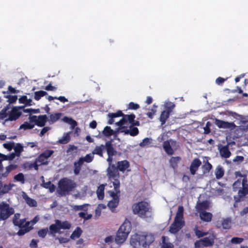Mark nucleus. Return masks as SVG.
I'll return each mask as SVG.
<instances>
[{
	"mask_svg": "<svg viewBox=\"0 0 248 248\" xmlns=\"http://www.w3.org/2000/svg\"><path fill=\"white\" fill-rule=\"evenodd\" d=\"M83 164L82 159H79L77 162H75L74 163V173L75 175H78L79 174L80 171L81 169V167Z\"/></svg>",
	"mask_w": 248,
	"mask_h": 248,
	"instance_id": "393cba45",
	"label": "nucleus"
},
{
	"mask_svg": "<svg viewBox=\"0 0 248 248\" xmlns=\"http://www.w3.org/2000/svg\"><path fill=\"white\" fill-rule=\"evenodd\" d=\"M202 245L205 247H210L213 245L214 241L210 239L208 237H204L201 239Z\"/></svg>",
	"mask_w": 248,
	"mask_h": 248,
	"instance_id": "f704fd0d",
	"label": "nucleus"
},
{
	"mask_svg": "<svg viewBox=\"0 0 248 248\" xmlns=\"http://www.w3.org/2000/svg\"><path fill=\"white\" fill-rule=\"evenodd\" d=\"M243 238L239 237H233L231 240V242L232 244H240L243 241Z\"/></svg>",
	"mask_w": 248,
	"mask_h": 248,
	"instance_id": "052dcab7",
	"label": "nucleus"
},
{
	"mask_svg": "<svg viewBox=\"0 0 248 248\" xmlns=\"http://www.w3.org/2000/svg\"><path fill=\"white\" fill-rule=\"evenodd\" d=\"M49 231H48V229L47 228L41 229L38 232V235L39 237L44 238L47 233H49Z\"/></svg>",
	"mask_w": 248,
	"mask_h": 248,
	"instance_id": "09e8293b",
	"label": "nucleus"
},
{
	"mask_svg": "<svg viewBox=\"0 0 248 248\" xmlns=\"http://www.w3.org/2000/svg\"><path fill=\"white\" fill-rule=\"evenodd\" d=\"M156 108L157 106H156L155 104L153 105V108H152V109H150V111L146 113V115L148 116V118L150 119H152L153 118L154 115L155 114L156 112Z\"/></svg>",
	"mask_w": 248,
	"mask_h": 248,
	"instance_id": "8fccbe9b",
	"label": "nucleus"
},
{
	"mask_svg": "<svg viewBox=\"0 0 248 248\" xmlns=\"http://www.w3.org/2000/svg\"><path fill=\"white\" fill-rule=\"evenodd\" d=\"M54 153V151L51 150H46L41 153L36 158V161L40 163V165H47L48 162L47 159L50 157Z\"/></svg>",
	"mask_w": 248,
	"mask_h": 248,
	"instance_id": "9b49d317",
	"label": "nucleus"
},
{
	"mask_svg": "<svg viewBox=\"0 0 248 248\" xmlns=\"http://www.w3.org/2000/svg\"><path fill=\"white\" fill-rule=\"evenodd\" d=\"M9 109L8 106L4 107L3 109L0 111V119H3L7 117L9 114L7 112Z\"/></svg>",
	"mask_w": 248,
	"mask_h": 248,
	"instance_id": "3c124183",
	"label": "nucleus"
},
{
	"mask_svg": "<svg viewBox=\"0 0 248 248\" xmlns=\"http://www.w3.org/2000/svg\"><path fill=\"white\" fill-rule=\"evenodd\" d=\"M123 115V113L121 110H118L115 113H109L108 114V116L109 118V120L108 121V124H113L114 121V118L118 117H122Z\"/></svg>",
	"mask_w": 248,
	"mask_h": 248,
	"instance_id": "5701e85b",
	"label": "nucleus"
},
{
	"mask_svg": "<svg viewBox=\"0 0 248 248\" xmlns=\"http://www.w3.org/2000/svg\"><path fill=\"white\" fill-rule=\"evenodd\" d=\"M113 157H111V161L108 162V167L107 169V175L110 179L115 181L116 180H119L120 174L119 170L117 167L114 164H112Z\"/></svg>",
	"mask_w": 248,
	"mask_h": 248,
	"instance_id": "6e6552de",
	"label": "nucleus"
},
{
	"mask_svg": "<svg viewBox=\"0 0 248 248\" xmlns=\"http://www.w3.org/2000/svg\"><path fill=\"white\" fill-rule=\"evenodd\" d=\"M25 106H19L13 107L8 114V118L5 119V121H13L18 119L22 115V112L19 111V109L23 108Z\"/></svg>",
	"mask_w": 248,
	"mask_h": 248,
	"instance_id": "9d476101",
	"label": "nucleus"
},
{
	"mask_svg": "<svg viewBox=\"0 0 248 248\" xmlns=\"http://www.w3.org/2000/svg\"><path fill=\"white\" fill-rule=\"evenodd\" d=\"M55 224L50 225L49 227V234L55 236L56 233L59 232L61 229L69 230L71 227V224L68 221H62L59 219L55 220Z\"/></svg>",
	"mask_w": 248,
	"mask_h": 248,
	"instance_id": "39448f33",
	"label": "nucleus"
},
{
	"mask_svg": "<svg viewBox=\"0 0 248 248\" xmlns=\"http://www.w3.org/2000/svg\"><path fill=\"white\" fill-rule=\"evenodd\" d=\"M208 207V205L207 202H202L199 203V210L206 209Z\"/></svg>",
	"mask_w": 248,
	"mask_h": 248,
	"instance_id": "e2e57ef3",
	"label": "nucleus"
},
{
	"mask_svg": "<svg viewBox=\"0 0 248 248\" xmlns=\"http://www.w3.org/2000/svg\"><path fill=\"white\" fill-rule=\"evenodd\" d=\"M15 143L14 142L5 143L3 144V147L6 149L8 151H11L15 146Z\"/></svg>",
	"mask_w": 248,
	"mask_h": 248,
	"instance_id": "4d7b16f0",
	"label": "nucleus"
},
{
	"mask_svg": "<svg viewBox=\"0 0 248 248\" xmlns=\"http://www.w3.org/2000/svg\"><path fill=\"white\" fill-rule=\"evenodd\" d=\"M47 120L46 115H41L38 117L36 125L40 127H43L45 125Z\"/></svg>",
	"mask_w": 248,
	"mask_h": 248,
	"instance_id": "c85d7f7f",
	"label": "nucleus"
},
{
	"mask_svg": "<svg viewBox=\"0 0 248 248\" xmlns=\"http://www.w3.org/2000/svg\"><path fill=\"white\" fill-rule=\"evenodd\" d=\"M93 155H91V154H87L84 157H80L79 159H82L83 163H84V161L87 163H90L93 161Z\"/></svg>",
	"mask_w": 248,
	"mask_h": 248,
	"instance_id": "603ef678",
	"label": "nucleus"
},
{
	"mask_svg": "<svg viewBox=\"0 0 248 248\" xmlns=\"http://www.w3.org/2000/svg\"><path fill=\"white\" fill-rule=\"evenodd\" d=\"M134 214L137 215L142 218L151 217L152 215V208L150 204L145 201L134 203L132 206Z\"/></svg>",
	"mask_w": 248,
	"mask_h": 248,
	"instance_id": "7ed1b4c3",
	"label": "nucleus"
},
{
	"mask_svg": "<svg viewBox=\"0 0 248 248\" xmlns=\"http://www.w3.org/2000/svg\"><path fill=\"white\" fill-rule=\"evenodd\" d=\"M63 119L65 122L69 123L71 124H73V126H75L77 124L76 121L71 118H68L66 116H65Z\"/></svg>",
	"mask_w": 248,
	"mask_h": 248,
	"instance_id": "680f3d73",
	"label": "nucleus"
},
{
	"mask_svg": "<svg viewBox=\"0 0 248 248\" xmlns=\"http://www.w3.org/2000/svg\"><path fill=\"white\" fill-rule=\"evenodd\" d=\"M130 231V223L129 222H124L123 223L117 232L115 237V242L116 243L122 244L124 243L126 240Z\"/></svg>",
	"mask_w": 248,
	"mask_h": 248,
	"instance_id": "20e7f679",
	"label": "nucleus"
},
{
	"mask_svg": "<svg viewBox=\"0 0 248 248\" xmlns=\"http://www.w3.org/2000/svg\"><path fill=\"white\" fill-rule=\"evenodd\" d=\"M140 108V105L138 104L131 102L129 103L128 106V109L136 110Z\"/></svg>",
	"mask_w": 248,
	"mask_h": 248,
	"instance_id": "13d9d810",
	"label": "nucleus"
},
{
	"mask_svg": "<svg viewBox=\"0 0 248 248\" xmlns=\"http://www.w3.org/2000/svg\"><path fill=\"white\" fill-rule=\"evenodd\" d=\"M102 133L106 137H109L114 134V131L110 126H106L103 130Z\"/></svg>",
	"mask_w": 248,
	"mask_h": 248,
	"instance_id": "c9c22d12",
	"label": "nucleus"
},
{
	"mask_svg": "<svg viewBox=\"0 0 248 248\" xmlns=\"http://www.w3.org/2000/svg\"><path fill=\"white\" fill-rule=\"evenodd\" d=\"M118 130L121 133H124L125 135H129L132 137H135L139 133V129L131 125H130L129 128L125 126L119 127Z\"/></svg>",
	"mask_w": 248,
	"mask_h": 248,
	"instance_id": "ddd939ff",
	"label": "nucleus"
},
{
	"mask_svg": "<svg viewBox=\"0 0 248 248\" xmlns=\"http://www.w3.org/2000/svg\"><path fill=\"white\" fill-rule=\"evenodd\" d=\"M14 208L10 207L8 203L4 202L0 203V218L2 220L8 218L14 214Z\"/></svg>",
	"mask_w": 248,
	"mask_h": 248,
	"instance_id": "0eeeda50",
	"label": "nucleus"
},
{
	"mask_svg": "<svg viewBox=\"0 0 248 248\" xmlns=\"http://www.w3.org/2000/svg\"><path fill=\"white\" fill-rule=\"evenodd\" d=\"M18 227L20 228V230L17 232V234L18 236H22L25 233L29 232L33 229V228H24V227L23 226V225H21V227Z\"/></svg>",
	"mask_w": 248,
	"mask_h": 248,
	"instance_id": "4c0bfd02",
	"label": "nucleus"
},
{
	"mask_svg": "<svg viewBox=\"0 0 248 248\" xmlns=\"http://www.w3.org/2000/svg\"><path fill=\"white\" fill-rule=\"evenodd\" d=\"M194 232H195V234L198 237V238H201V237H202L204 236H205L207 234V232H203L202 231H200V230H199L197 227H196L195 229H194Z\"/></svg>",
	"mask_w": 248,
	"mask_h": 248,
	"instance_id": "5fc2aeb1",
	"label": "nucleus"
},
{
	"mask_svg": "<svg viewBox=\"0 0 248 248\" xmlns=\"http://www.w3.org/2000/svg\"><path fill=\"white\" fill-rule=\"evenodd\" d=\"M18 167L17 165L10 164L6 167V171L1 174V176L3 177H6L8 174L13 170H16Z\"/></svg>",
	"mask_w": 248,
	"mask_h": 248,
	"instance_id": "c756f323",
	"label": "nucleus"
},
{
	"mask_svg": "<svg viewBox=\"0 0 248 248\" xmlns=\"http://www.w3.org/2000/svg\"><path fill=\"white\" fill-rule=\"evenodd\" d=\"M70 140V137L68 133H66L60 139L58 142L62 144H65L69 142Z\"/></svg>",
	"mask_w": 248,
	"mask_h": 248,
	"instance_id": "ea45409f",
	"label": "nucleus"
},
{
	"mask_svg": "<svg viewBox=\"0 0 248 248\" xmlns=\"http://www.w3.org/2000/svg\"><path fill=\"white\" fill-rule=\"evenodd\" d=\"M203 168L207 172H209L212 169V165L208 161H207L203 165Z\"/></svg>",
	"mask_w": 248,
	"mask_h": 248,
	"instance_id": "69168bd1",
	"label": "nucleus"
},
{
	"mask_svg": "<svg viewBox=\"0 0 248 248\" xmlns=\"http://www.w3.org/2000/svg\"><path fill=\"white\" fill-rule=\"evenodd\" d=\"M20 214L19 213H16L14 215L13 218V223L14 225L18 227H21L26 221V218H23L19 220Z\"/></svg>",
	"mask_w": 248,
	"mask_h": 248,
	"instance_id": "412c9836",
	"label": "nucleus"
},
{
	"mask_svg": "<svg viewBox=\"0 0 248 248\" xmlns=\"http://www.w3.org/2000/svg\"><path fill=\"white\" fill-rule=\"evenodd\" d=\"M181 158L180 156H172L170 159V164L171 167L173 169H176L178 167V164L181 160Z\"/></svg>",
	"mask_w": 248,
	"mask_h": 248,
	"instance_id": "cd10ccee",
	"label": "nucleus"
},
{
	"mask_svg": "<svg viewBox=\"0 0 248 248\" xmlns=\"http://www.w3.org/2000/svg\"><path fill=\"white\" fill-rule=\"evenodd\" d=\"M107 184H101L97 188L96 194L99 200H103L104 198V190Z\"/></svg>",
	"mask_w": 248,
	"mask_h": 248,
	"instance_id": "bb28decb",
	"label": "nucleus"
},
{
	"mask_svg": "<svg viewBox=\"0 0 248 248\" xmlns=\"http://www.w3.org/2000/svg\"><path fill=\"white\" fill-rule=\"evenodd\" d=\"M23 199L25 200L27 204L30 207H36L37 203L36 201L29 197L26 193L23 195Z\"/></svg>",
	"mask_w": 248,
	"mask_h": 248,
	"instance_id": "a878e982",
	"label": "nucleus"
},
{
	"mask_svg": "<svg viewBox=\"0 0 248 248\" xmlns=\"http://www.w3.org/2000/svg\"><path fill=\"white\" fill-rule=\"evenodd\" d=\"M202 162L199 158H195L193 160L189 167L190 172L192 175L196 174Z\"/></svg>",
	"mask_w": 248,
	"mask_h": 248,
	"instance_id": "f3484780",
	"label": "nucleus"
},
{
	"mask_svg": "<svg viewBox=\"0 0 248 248\" xmlns=\"http://www.w3.org/2000/svg\"><path fill=\"white\" fill-rule=\"evenodd\" d=\"M88 205H89L88 204H85L80 205H74L73 206V209L75 211L84 210V211H87V209H85V207Z\"/></svg>",
	"mask_w": 248,
	"mask_h": 248,
	"instance_id": "6e6d98bb",
	"label": "nucleus"
},
{
	"mask_svg": "<svg viewBox=\"0 0 248 248\" xmlns=\"http://www.w3.org/2000/svg\"><path fill=\"white\" fill-rule=\"evenodd\" d=\"M174 107L175 105L171 102L167 104L165 106L166 110L163 111L160 116L159 120L161 122V125H163L166 123L167 120L169 117L170 113L172 112Z\"/></svg>",
	"mask_w": 248,
	"mask_h": 248,
	"instance_id": "1a4fd4ad",
	"label": "nucleus"
},
{
	"mask_svg": "<svg viewBox=\"0 0 248 248\" xmlns=\"http://www.w3.org/2000/svg\"><path fill=\"white\" fill-rule=\"evenodd\" d=\"M119 202V200L116 199H112L108 203V206L110 209H114L117 207Z\"/></svg>",
	"mask_w": 248,
	"mask_h": 248,
	"instance_id": "37998d69",
	"label": "nucleus"
},
{
	"mask_svg": "<svg viewBox=\"0 0 248 248\" xmlns=\"http://www.w3.org/2000/svg\"><path fill=\"white\" fill-rule=\"evenodd\" d=\"M82 232V231L79 227L76 228L75 231L72 232L70 236V238L72 239H75V238H79Z\"/></svg>",
	"mask_w": 248,
	"mask_h": 248,
	"instance_id": "2f4dec72",
	"label": "nucleus"
},
{
	"mask_svg": "<svg viewBox=\"0 0 248 248\" xmlns=\"http://www.w3.org/2000/svg\"><path fill=\"white\" fill-rule=\"evenodd\" d=\"M184 208L182 206H179L176 213L174 219L183 220V219Z\"/></svg>",
	"mask_w": 248,
	"mask_h": 248,
	"instance_id": "e433bc0d",
	"label": "nucleus"
},
{
	"mask_svg": "<svg viewBox=\"0 0 248 248\" xmlns=\"http://www.w3.org/2000/svg\"><path fill=\"white\" fill-rule=\"evenodd\" d=\"M163 147L165 152L169 155H172L174 154V150L172 148L169 140H166L163 143Z\"/></svg>",
	"mask_w": 248,
	"mask_h": 248,
	"instance_id": "b1692460",
	"label": "nucleus"
},
{
	"mask_svg": "<svg viewBox=\"0 0 248 248\" xmlns=\"http://www.w3.org/2000/svg\"><path fill=\"white\" fill-rule=\"evenodd\" d=\"M162 238V244L161 248H174V246L172 243L165 241V236H163Z\"/></svg>",
	"mask_w": 248,
	"mask_h": 248,
	"instance_id": "49530a36",
	"label": "nucleus"
},
{
	"mask_svg": "<svg viewBox=\"0 0 248 248\" xmlns=\"http://www.w3.org/2000/svg\"><path fill=\"white\" fill-rule=\"evenodd\" d=\"M38 162L36 161V159H35V161L33 163H29V162H26L24 164V167L25 169L27 170H31L32 168H34V170H38V165L37 164V163Z\"/></svg>",
	"mask_w": 248,
	"mask_h": 248,
	"instance_id": "7c9ffc66",
	"label": "nucleus"
},
{
	"mask_svg": "<svg viewBox=\"0 0 248 248\" xmlns=\"http://www.w3.org/2000/svg\"><path fill=\"white\" fill-rule=\"evenodd\" d=\"M76 186L75 183L66 178L61 179L58 183V188L61 192L65 194L71 191Z\"/></svg>",
	"mask_w": 248,
	"mask_h": 248,
	"instance_id": "423d86ee",
	"label": "nucleus"
},
{
	"mask_svg": "<svg viewBox=\"0 0 248 248\" xmlns=\"http://www.w3.org/2000/svg\"><path fill=\"white\" fill-rule=\"evenodd\" d=\"M185 222L183 220L174 219L173 222L170 227L169 231L170 233L175 234L184 226Z\"/></svg>",
	"mask_w": 248,
	"mask_h": 248,
	"instance_id": "4468645a",
	"label": "nucleus"
},
{
	"mask_svg": "<svg viewBox=\"0 0 248 248\" xmlns=\"http://www.w3.org/2000/svg\"><path fill=\"white\" fill-rule=\"evenodd\" d=\"M219 153L221 156L225 158H228L231 155V153L229 150L228 145L223 146L220 148Z\"/></svg>",
	"mask_w": 248,
	"mask_h": 248,
	"instance_id": "4be33fe9",
	"label": "nucleus"
},
{
	"mask_svg": "<svg viewBox=\"0 0 248 248\" xmlns=\"http://www.w3.org/2000/svg\"><path fill=\"white\" fill-rule=\"evenodd\" d=\"M45 89L46 91H55L56 90L57 88L52 86L51 83H49L45 87Z\"/></svg>",
	"mask_w": 248,
	"mask_h": 248,
	"instance_id": "338daca9",
	"label": "nucleus"
},
{
	"mask_svg": "<svg viewBox=\"0 0 248 248\" xmlns=\"http://www.w3.org/2000/svg\"><path fill=\"white\" fill-rule=\"evenodd\" d=\"M226 80V79H225L221 77H218L216 79V82L218 85H221Z\"/></svg>",
	"mask_w": 248,
	"mask_h": 248,
	"instance_id": "774afa93",
	"label": "nucleus"
},
{
	"mask_svg": "<svg viewBox=\"0 0 248 248\" xmlns=\"http://www.w3.org/2000/svg\"><path fill=\"white\" fill-rule=\"evenodd\" d=\"M14 179L17 182H21V184H24V175L22 173H19L14 176Z\"/></svg>",
	"mask_w": 248,
	"mask_h": 248,
	"instance_id": "de8ad7c7",
	"label": "nucleus"
},
{
	"mask_svg": "<svg viewBox=\"0 0 248 248\" xmlns=\"http://www.w3.org/2000/svg\"><path fill=\"white\" fill-rule=\"evenodd\" d=\"M122 117L123 118L116 123V124H117L119 127L124 126L127 123L131 124L136 118V116L134 114H124L123 113Z\"/></svg>",
	"mask_w": 248,
	"mask_h": 248,
	"instance_id": "f8f14e48",
	"label": "nucleus"
},
{
	"mask_svg": "<svg viewBox=\"0 0 248 248\" xmlns=\"http://www.w3.org/2000/svg\"><path fill=\"white\" fill-rule=\"evenodd\" d=\"M15 150V153L16 154L17 156H20L21 153L23 151V146L20 143H16L15 145L13 148Z\"/></svg>",
	"mask_w": 248,
	"mask_h": 248,
	"instance_id": "473e14b6",
	"label": "nucleus"
},
{
	"mask_svg": "<svg viewBox=\"0 0 248 248\" xmlns=\"http://www.w3.org/2000/svg\"><path fill=\"white\" fill-rule=\"evenodd\" d=\"M216 124L220 128H228L231 130L233 129L236 127L235 124L233 122H225L222 120L216 119Z\"/></svg>",
	"mask_w": 248,
	"mask_h": 248,
	"instance_id": "2eb2a0df",
	"label": "nucleus"
},
{
	"mask_svg": "<svg viewBox=\"0 0 248 248\" xmlns=\"http://www.w3.org/2000/svg\"><path fill=\"white\" fill-rule=\"evenodd\" d=\"M150 143V139L148 138H146L142 140V141L140 143V146L141 147H144Z\"/></svg>",
	"mask_w": 248,
	"mask_h": 248,
	"instance_id": "0e129e2a",
	"label": "nucleus"
},
{
	"mask_svg": "<svg viewBox=\"0 0 248 248\" xmlns=\"http://www.w3.org/2000/svg\"><path fill=\"white\" fill-rule=\"evenodd\" d=\"M154 241L155 237L153 234L143 232L132 235L130 243L133 248H149L150 245Z\"/></svg>",
	"mask_w": 248,
	"mask_h": 248,
	"instance_id": "f257e3e1",
	"label": "nucleus"
},
{
	"mask_svg": "<svg viewBox=\"0 0 248 248\" xmlns=\"http://www.w3.org/2000/svg\"><path fill=\"white\" fill-rule=\"evenodd\" d=\"M247 179H243L242 180L243 188L240 189L238 192L240 198H243L248 194V184H247Z\"/></svg>",
	"mask_w": 248,
	"mask_h": 248,
	"instance_id": "a211bd4d",
	"label": "nucleus"
},
{
	"mask_svg": "<svg viewBox=\"0 0 248 248\" xmlns=\"http://www.w3.org/2000/svg\"><path fill=\"white\" fill-rule=\"evenodd\" d=\"M47 93L46 91H39L34 93V98L35 100L38 101L42 97L46 95Z\"/></svg>",
	"mask_w": 248,
	"mask_h": 248,
	"instance_id": "79ce46f5",
	"label": "nucleus"
},
{
	"mask_svg": "<svg viewBox=\"0 0 248 248\" xmlns=\"http://www.w3.org/2000/svg\"><path fill=\"white\" fill-rule=\"evenodd\" d=\"M200 217L201 220L205 222H210L212 220L213 215L210 212L205 210L200 211Z\"/></svg>",
	"mask_w": 248,
	"mask_h": 248,
	"instance_id": "6ab92c4d",
	"label": "nucleus"
},
{
	"mask_svg": "<svg viewBox=\"0 0 248 248\" xmlns=\"http://www.w3.org/2000/svg\"><path fill=\"white\" fill-rule=\"evenodd\" d=\"M12 187V185L11 184L6 185L5 184L2 187L0 191V193L2 194H5L10 191Z\"/></svg>",
	"mask_w": 248,
	"mask_h": 248,
	"instance_id": "864d4df0",
	"label": "nucleus"
},
{
	"mask_svg": "<svg viewBox=\"0 0 248 248\" xmlns=\"http://www.w3.org/2000/svg\"><path fill=\"white\" fill-rule=\"evenodd\" d=\"M62 116L61 113L52 114L49 116V120L52 123H54L59 120Z\"/></svg>",
	"mask_w": 248,
	"mask_h": 248,
	"instance_id": "c03bdc74",
	"label": "nucleus"
},
{
	"mask_svg": "<svg viewBox=\"0 0 248 248\" xmlns=\"http://www.w3.org/2000/svg\"><path fill=\"white\" fill-rule=\"evenodd\" d=\"M34 127V124H32L27 122H25L20 126L19 129H23L24 130L31 129H32Z\"/></svg>",
	"mask_w": 248,
	"mask_h": 248,
	"instance_id": "a18cd8bd",
	"label": "nucleus"
},
{
	"mask_svg": "<svg viewBox=\"0 0 248 248\" xmlns=\"http://www.w3.org/2000/svg\"><path fill=\"white\" fill-rule=\"evenodd\" d=\"M6 98L8 99V102L11 103H14L16 102V101L17 99V95H8L6 96Z\"/></svg>",
	"mask_w": 248,
	"mask_h": 248,
	"instance_id": "bf43d9fd",
	"label": "nucleus"
},
{
	"mask_svg": "<svg viewBox=\"0 0 248 248\" xmlns=\"http://www.w3.org/2000/svg\"><path fill=\"white\" fill-rule=\"evenodd\" d=\"M232 220L230 218L224 219L222 221V226L224 229H229L231 228Z\"/></svg>",
	"mask_w": 248,
	"mask_h": 248,
	"instance_id": "72a5a7b5",
	"label": "nucleus"
},
{
	"mask_svg": "<svg viewBox=\"0 0 248 248\" xmlns=\"http://www.w3.org/2000/svg\"><path fill=\"white\" fill-rule=\"evenodd\" d=\"M113 185L115 191H109L110 195L112 197V199L119 200L118 194L120 193V182L119 180H115L113 181Z\"/></svg>",
	"mask_w": 248,
	"mask_h": 248,
	"instance_id": "dca6fc26",
	"label": "nucleus"
},
{
	"mask_svg": "<svg viewBox=\"0 0 248 248\" xmlns=\"http://www.w3.org/2000/svg\"><path fill=\"white\" fill-rule=\"evenodd\" d=\"M42 186L46 188L49 189L50 192H54L55 189V186L50 181L44 183Z\"/></svg>",
	"mask_w": 248,
	"mask_h": 248,
	"instance_id": "a19ab883",
	"label": "nucleus"
},
{
	"mask_svg": "<svg viewBox=\"0 0 248 248\" xmlns=\"http://www.w3.org/2000/svg\"><path fill=\"white\" fill-rule=\"evenodd\" d=\"M129 167V162L126 160L118 161L117 163V167L118 169L119 170V171L122 172H124Z\"/></svg>",
	"mask_w": 248,
	"mask_h": 248,
	"instance_id": "aec40b11",
	"label": "nucleus"
},
{
	"mask_svg": "<svg viewBox=\"0 0 248 248\" xmlns=\"http://www.w3.org/2000/svg\"><path fill=\"white\" fill-rule=\"evenodd\" d=\"M105 151L107 152L108 156L107 159V162L111 161V157L116 155L117 154V152L115 149L112 141L110 140L107 141L105 145L100 144L96 146L92 151V154L103 157V153Z\"/></svg>",
	"mask_w": 248,
	"mask_h": 248,
	"instance_id": "f03ea898",
	"label": "nucleus"
},
{
	"mask_svg": "<svg viewBox=\"0 0 248 248\" xmlns=\"http://www.w3.org/2000/svg\"><path fill=\"white\" fill-rule=\"evenodd\" d=\"M224 172L223 168L220 166H218L215 171L216 177L217 179H219L223 177Z\"/></svg>",
	"mask_w": 248,
	"mask_h": 248,
	"instance_id": "58836bf2",
	"label": "nucleus"
}]
</instances>
